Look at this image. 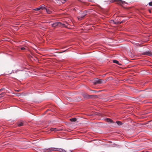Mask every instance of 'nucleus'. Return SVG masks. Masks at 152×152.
<instances>
[{
    "instance_id": "nucleus-17",
    "label": "nucleus",
    "mask_w": 152,
    "mask_h": 152,
    "mask_svg": "<svg viewBox=\"0 0 152 152\" xmlns=\"http://www.w3.org/2000/svg\"><path fill=\"white\" fill-rule=\"evenodd\" d=\"M132 91L135 93H138V92H139L141 91L137 90H136V89H134V88H133V90Z\"/></svg>"
},
{
    "instance_id": "nucleus-22",
    "label": "nucleus",
    "mask_w": 152,
    "mask_h": 152,
    "mask_svg": "<svg viewBox=\"0 0 152 152\" xmlns=\"http://www.w3.org/2000/svg\"><path fill=\"white\" fill-rule=\"evenodd\" d=\"M21 49L22 50H24L25 49V48L24 47H22L21 48Z\"/></svg>"
},
{
    "instance_id": "nucleus-5",
    "label": "nucleus",
    "mask_w": 152,
    "mask_h": 152,
    "mask_svg": "<svg viewBox=\"0 0 152 152\" xmlns=\"http://www.w3.org/2000/svg\"><path fill=\"white\" fill-rule=\"evenodd\" d=\"M122 95L120 94H117L111 96L112 98H115V99H119L121 97Z\"/></svg>"
},
{
    "instance_id": "nucleus-7",
    "label": "nucleus",
    "mask_w": 152,
    "mask_h": 152,
    "mask_svg": "<svg viewBox=\"0 0 152 152\" xmlns=\"http://www.w3.org/2000/svg\"><path fill=\"white\" fill-rule=\"evenodd\" d=\"M87 12L86 11H84L80 14V17L81 18H83L87 15Z\"/></svg>"
},
{
    "instance_id": "nucleus-26",
    "label": "nucleus",
    "mask_w": 152,
    "mask_h": 152,
    "mask_svg": "<svg viewBox=\"0 0 152 152\" xmlns=\"http://www.w3.org/2000/svg\"><path fill=\"white\" fill-rule=\"evenodd\" d=\"M66 51V50H64V51H62V52H60L59 53H63V52H65Z\"/></svg>"
},
{
    "instance_id": "nucleus-3",
    "label": "nucleus",
    "mask_w": 152,
    "mask_h": 152,
    "mask_svg": "<svg viewBox=\"0 0 152 152\" xmlns=\"http://www.w3.org/2000/svg\"><path fill=\"white\" fill-rule=\"evenodd\" d=\"M103 81L100 79L96 78L94 81L93 83L94 84H101L102 83Z\"/></svg>"
},
{
    "instance_id": "nucleus-12",
    "label": "nucleus",
    "mask_w": 152,
    "mask_h": 152,
    "mask_svg": "<svg viewBox=\"0 0 152 152\" xmlns=\"http://www.w3.org/2000/svg\"><path fill=\"white\" fill-rule=\"evenodd\" d=\"M116 1H118V4H124L125 3V1H122L121 0H115Z\"/></svg>"
},
{
    "instance_id": "nucleus-19",
    "label": "nucleus",
    "mask_w": 152,
    "mask_h": 152,
    "mask_svg": "<svg viewBox=\"0 0 152 152\" xmlns=\"http://www.w3.org/2000/svg\"><path fill=\"white\" fill-rule=\"evenodd\" d=\"M18 125L19 126H21L23 125V123L22 122H20L18 124Z\"/></svg>"
},
{
    "instance_id": "nucleus-6",
    "label": "nucleus",
    "mask_w": 152,
    "mask_h": 152,
    "mask_svg": "<svg viewBox=\"0 0 152 152\" xmlns=\"http://www.w3.org/2000/svg\"><path fill=\"white\" fill-rule=\"evenodd\" d=\"M55 151H57L61 152H66V151L65 150L60 148H55Z\"/></svg>"
},
{
    "instance_id": "nucleus-27",
    "label": "nucleus",
    "mask_w": 152,
    "mask_h": 152,
    "mask_svg": "<svg viewBox=\"0 0 152 152\" xmlns=\"http://www.w3.org/2000/svg\"><path fill=\"white\" fill-rule=\"evenodd\" d=\"M19 71V70H17V71Z\"/></svg>"
},
{
    "instance_id": "nucleus-23",
    "label": "nucleus",
    "mask_w": 152,
    "mask_h": 152,
    "mask_svg": "<svg viewBox=\"0 0 152 152\" xmlns=\"http://www.w3.org/2000/svg\"><path fill=\"white\" fill-rule=\"evenodd\" d=\"M5 89V88H1V89L0 90L1 91H3V90H4Z\"/></svg>"
},
{
    "instance_id": "nucleus-10",
    "label": "nucleus",
    "mask_w": 152,
    "mask_h": 152,
    "mask_svg": "<svg viewBox=\"0 0 152 152\" xmlns=\"http://www.w3.org/2000/svg\"><path fill=\"white\" fill-rule=\"evenodd\" d=\"M105 120L108 123H110L111 124H113L114 123L113 121L110 118H107L105 119Z\"/></svg>"
},
{
    "instance_id": "nucleus-15",
    "label": "nucleus",
    "mask_w": 152,
    "mask_h": 152,
    "mask_svg": "<svg viewBox=\"0 0 152 152\" xmlns=\"http://www.w3.org/2000/svg\"><path fill=\"white\" fill-rule=\"evenodd\" d=\"M77 120V119L75 118H74L70 119V121L72 122H75Z\"/></svg>"
},
{
    "instance_id": "nucleus-18",
    "label": "nucleus",
    "mask_w": 152,
    "mask_h": 152,
    "mask_svg": "<svg viewBox=\"0 0 152 152\" xmlns=\"http://www.w3.org/2000/svg\"><path fill=\"white\" fill-rule=\"evenodd\" d=\"M50 130L51 131H58V130H57L56 128H52L50 129Z\"/></svg>"
},
{
    "instance_id": "nucleus-16",
    "label": "nucleus",
    "mask_w": 152,
    "mask_h": 152,
    "mask_svg": "<svg viewBox=\"0 0 152 152\" xmlns=\"http://www.w3.org/2000/svg\"><path fill=\"white\" fill-rule=\"evenodd\" d=\"M116 123H117V124L119 126H120L122 124V123L121 122L119 121H117Z\"/></svg>"
},
{
    "instance_id": "nucleus-24",
    "label": "nucleus",
    "mask_w": 152,
    "mask_h": 152,
    "mask_svg": "<svg viewBox=\"0 0 152 152\" xmlns=\"http://www.w3.org/2000/svg\"><path fill=\"white\" fill-rule=\"evenodd\" d=\"M4 93H5L4 92H3L1 94H0V95L1 96H3L2 95Z\"/></svg>"
},
{
    "instance_id": "nucleus-4",
    "label": "nucleus",
    "mask_w": 152,
    "mask_h": 152,
    "mask_svg": "<svg viewBox=\"0 0 152 152\" xmlns=\"http://www.w3.org/2000/svg\"><path fill=\"white\" fill-rule=\"evenodd\" d=\"M142 55H147L150 56H152V52L149 51L144 52L142 53Z\"/></svg>"
},
{
    "instance_id": "nucleus-28",
    "label": "nucleus",
    "mask_w": 152,
    "mask_h": 152,
    "mask_svg": "<svg viewBox=\"0 0 152 152\" xmlns=\"http://www.w3.org/2000/svg\"><path fill=\"white\" fill-rule=\"evenodd\" d=\"M70 152H72V151H71L70 150Z\"/></svg>"
},
{
    "instance_id": "nucleus-8",
    "label": "nucleus",
    "mask_w": 152,
    "mask_h": 152,
    "mask_svg": "<svg viewBox=\"0 0 152 152\" xmlns=\"http://www.w3.org/2000/svg\"><path fill=\"white\" fill-rule=\"evenodd\" d=\"M43 7H44V5H42L40 6L39 7L36 8L34 9V10L36 11H38L40 10V9H43Z\"/></svg>"
},
{
    "instance_id": "nucleus-2",
    "label": "nucleus",
    "mask_w": 152,
    "mask_h": 152,
    "mask_svg": "<svg viewBox=\"0 0 152 152\" xmlns=\"http://www.w3.org/2000/svg\"><path fill=\"white\" fill-rule=\"evenodd\" d=\"M55 148H45L42 150L41 151L42 152H45L47 151V152H51L53 151H55Z\"/></svg>"
},
{
    "instance_id": "nucleus-14",
    "label": "nucleus",
    "mask_w": 152,
    "mask_h": 152,
    "mask_svg": "<svg viewBox=\"0 0 152 152\" xmlns=\"http://www.w3.org/2000/svg\"><path fill=\"white\" fill-rule=\"evenodd\" d=\"M97 97V95H89V98H96Z\"/></svg>"
},
{
    "instance_id": "nucleus-20",
    "label": "nucleus",
    "mask_w": 152,
    "mask_h": 152,
    "mask_svg": "<svg viewBox=\"0 0 152 152\" xmlns=\"http://www.w3.org/2000/svg\"><path fill=\"white\" fill-rule=\"evenodd\" d=\"M148 4L149 6H152V1L151 2H149Z\"/></svg>"
},
{
    "instance_id": "nucleus-13",
    "label": "nucleus",
    "mask_w": 152,
    "mask_h": 152,
    "mask_svg": "<svg viewBox=\"0 0 152 152\" xmlns=\"http://www.w3.org/2000/svg\"><path fill=\"white\" fill-rule=\"evenodd\" d=\"M113 62L114 63L116 64L119 65H121V64L119 63V62L118 61L115 60H113Z\"/></svg>"
},
{
    "instance_id": "nucleus-1",
    "label": "nucleus",
    "mask_w": 152,
    "mask_h": 152,
    "mask_svg": "<svg viewBox=\"0 0 152 152\" xmlns=\"http://www.w3.org/2000/svg\"><path fill=\"white\" fill-rule=\"evenodd\" d=\"M51 25L53 27H55L57 26H62L65 27L66 26V25L64 23H62L60 22H55L54 23L51 24Z\"/></svg>"
},
{
    "instance_id": "nucleus-25",
    "label": "nucleus",
    "mask_w": 152,
    "mask_h": 152,
    "mask_svg": "<svg viewBox=\"0 0 152 152\" xmlns=\"http://www.w3.org/2000/svg\"><path fill=\"white\" fill-rule=\"evenodd\" d=\"M141 152H149L148 151H141Z\"/></svg>"
},
{
    "instance_id": "nucleus-11",
    "label": "nucleus",
    "mask_w": 152,
    "mask_h": 152,
    "mask_svg": "<svg viewBox=\"0 0 152 152\" xmlns=\"http://www.w3.org/2000/svg\"><path fill=\"white\" fill-rule=\"evenodd\" d=\"M43 9H45L46 10L47 12L49 14H50L51 13V11L49 10V9H47L46 7H43Z\"/></svg>"
},
{
    "instance_id": "nucleus-21",
    "label": "nucleus",
    "mask_w": 152,
    "mask_h": 152,
    "mask_svg": "<svg viewBox=\"0 0 152 152\" xmlns=\"http://www.w3.org/2000/svg\"><path fill=\"white\" fill-rule=\"evenodd\" d=\"M113 23L115 24H118V22H115L114 21V20H113Z\"/></svg>"
},
{
    "instance_id": "nucleus-9",
    "label": "nucleus",
    "mask_w": 152,
    "mask_h": 152,
    "mask_svg": "<svg viewBox=\"0 0 152 152\" xmlns=\"http://www.w3.org/2000/svg\"><path fill=\"white\" fill-rule=\"evenodd\" d=\"M83 97L85 99H89V95L86 93L83 94H82Z\"/></svg>"
}]
</instances>
